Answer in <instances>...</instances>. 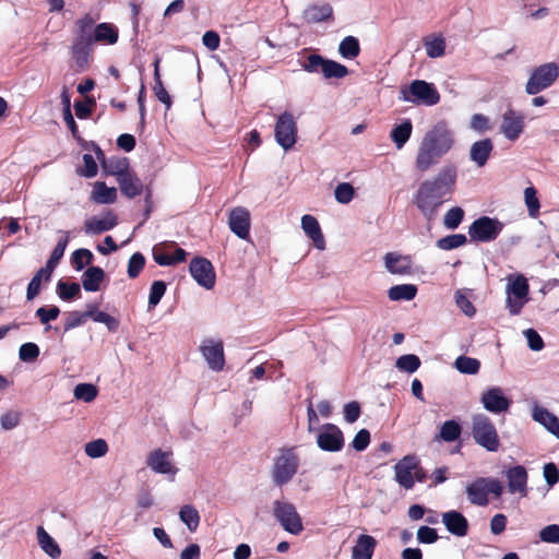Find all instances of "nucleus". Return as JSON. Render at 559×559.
<instances>
[{
	"label": "nucleus",
	"mask_w": 559,
	"mask_h": 559,
	"mask_svg": "<svg viewBox=\"0 0 559 559\" xmlns=\"http://www.w3.org/2000/svg\"><path fill=\"white\" fill-rule=\"evenodd\" d=\"M456 180V166L447 164L433 177L419 185L413 197V202L426 219H433L442 204L451 199Z\"/></svg>",
	"instance_id": "f257e3e1"
},
{
	"label": "nucleus",
	"mask_w": 559,
	"mask_h": 559,
	"mask_svg": "<svg viewBox=\"0 0 559 559\" xmlns=\"http://www.w3.org/2000/svg\"><path fill=\"white\" fill-rule=\"evenodd\" d=\"M455 133L447 120L435 122L418 142L414 167L418 173H427L436 167L454 147Z\"/></svg>",
	"instance_id": "f03ea898"
},
{
	"label": "nucleus",
	"mask_w": 559,
	"mask_h": 559,
	"mask_svg": "<svg viewBox=\"0 0 559 559\" xmlns=\"http://www.w3.org/2000/svg\"><path fill=\"white\" fill-rule=\"evenodd\" d=\"M471 429L474 441L489 452H497L500 439L497 428L490 417L484 413H476L471 418Z\"/></svg>",
	"instance_id": "7ed1b4c3"
},
{
	"label": "nucleus",
	"mask_w": 559,
	"mask_h": 559,
	"mask_svg": "<svg viewBox=\"0 0 559 559\" xmlns=\"http://www.w3.org/2000/svg\"><path fill=\"white\" fill-rule=\"evenodd\" d=\"M400 99L417 106L431 107L440 102V93L437 87L424 80H414L400 92Z\"/></svg>",
	"instance_id": "20e7f679"
},
{
	"label": "nucleus",
	"mask_w": 559,
	"mask_h": 559,
	"mask_svg": "<svg viewBox=\"0 0 559 559\" xmlns=\"http://www.w3.org/2000/svg\"><path fill=\"white\" fill-rule=\"evenodd\" d=\"M272 514L278 525L288 534L299 535L304 531L302 518L295 504L286 499L272 502Z\"/></svg>",
	"instance_id": "39448f33"
},
{
	"label": "nucleus",
	"mask_w": 559,
	"mask_h": 559,
	"mask_svg": "<svg viewBox=\"0 0 559 559\" xmlns=\"http://www.w3.org/2000/svg\"><path fill=\"white\" fill-rule=\"evenodd\" d=\"M506 280V305L510 314L518 316L528 301L530 285L523 274H510Z\"/></svg>",
	"instance_id": "423d86ee"
},
{
	"label": "nucleus",
	"mask_w": 559,
	"mask_h": 559,
	"mask_svg": "<svg viewBox=\"0 0 559 559\" xmlns=\"http://www.w3.org/2000/svg\"><path fill=\"white\" fill-rule=\"evenodd\" d=\"M299 467V457L294 449L282 450L274 459L272 479L276 486H284L296 475Z\"/></svg>",
	"instance_id": "0eeeda50"
},
{
	"label": "nucleus",
	"mask_w": 559,
	"mask_h": 559,
	"mask_svg": "<svg viewBox=\"0 0 559 559\" xmlns=\"http://www.w3.org/2000/svg\"><path fill=\"white\" fill-rule=\"evenodd\" d=\"M274 139L284 151H289L294 147L298 139V127L293 112L286 110L276 117Z\"/></svg>",
	"instance_id": "6e6552de"
},
{
	"label": "nucleus",
	"mask_w": 559,
	"mask_h": 559,
	"mask_svg": "<svg viewBox=\"0 0 559 559\" xmlns=\"http://www.w3.org/2000/svg\"><path fill=\"white\" fill-rule=\"evenodd\" d=\"M559 76V67L555 62H548L536 68L530 75L525 92L528 95H536L548 88Z\"/></svg>",
	"instance_id": "1a4fd4ad"
},
{
	"label": "nucleus",
	"mask_w": 559,
	"mask_h": 559,
	"mask_svg": "<svg viewBox=\"0 0 559 559\" xmlns=\"http://www.w3.org/2000/svg\"><path fill=\"white\" fill-rule=\"evenodd\" d=\"M146 466L154 473L175 479L178 468L173 461V452L162 449H154L147 454Z\"/></svg>",
	"instance_id": "9d476101"
},
{
	"label": "nucleus",
	"mask_w": 559,
	"mask_h": 559,
	"mask_svg": "<svg viewBox=\"0 0 559 559\" xmlns=\"http://www.w3.org/2000/svg\"><path fill=\"white\" fill-rule=\"evenodd\" d=\"M502 228L503 224L497 218L483 216L469 226L468 234L474 240L489 242L498 237Z\"/></svg>",
	"instance_id": "9b49d317"
},
{
	"label": "nucleus",
	"mask_w": 559,
	"mask_h": 559,
	"mask_svg": "<svg viewBox=\"0 0 559 559\" xmlns=\"http://www.w3.org/2000/svg\"><path fill=\"white\" fill-rule=\"evenodd\" d=\"M479 401L483 407L491 414L506 413L512 404L504 390L497 385L485 389L480 394Z\"/></svg>",
	"instance_id": "f8f14e48"
},
{
	"label": "nucleus",
	"mask_w": 559,
	"mask_h": 559,
	"mask_svg": "<svg viewBox=\"0 0 559 559\" xmlns=\"http://www.w3.org/2000/svg\"><path fill=\"white\" fill-rule=\"evenodd\" d=\"M316 437L317 444L322 451L338 452L344 447L343 432L333 424H325L319 427Z\"/></svg>",
	"instance_id": "ddd939ff"
},
{
	"label": "nucleus",
	"mask_w": 559,
	"mask_h": 559,
	"mask_svg": "<svg viewBox=\"0 0 559 559\" xmlns=\"http://www.w3.org/2000/svg\"><path fill=\"white\" fill-rule=\"evenodd\" d=\"M200 352L210 369L213 371H221L224 368V346L221 340H203L200 345Z\"/></svg>",
	"instance_id": "4468645a"
},
{
	"label": "nucleus",
	"mask_w": 559,
	"mask_h": 559,
	"mask_svg": "<svg viewBox=\"0 0 559 559\" xmlns=\"http://www.w3.org/2000/svg\"><path fill=\"white\" fill-rule=\"evenodd\" d=\"M190 274L193 280L205 289L215 285V272L212 263L204 258H194L190 262Z\"/></svg>",
	"instance_id": "2eb2a0df"
},
{
	"label": "nucleus",
	"mask_w": 559,
	"mask_h": 559,
	"mask_svg": "<svg viewBox=\"0 0 559 559\" xmlns=\"http://www.w3.org/2000/svg\"><path fill=\"white\" fill-rule=\"evenodd\" d=\"M395 480L405 489H411L418 476V460L414 455H406L395 466Z\"/></svg>",
	"instance_id": "dca6fc26"
},
{
	"label": "nucleus",
	"mask_w": 559,
	"mask_h": 559,
	"mask_svg": "<svg viewBox=\"0 0 559 559\" xmlns=\"http://www.w3.org/2000/svg\"><path fill=\"white\" fill-rule=\"evenodd\" d=\"M524 116L513 109L503 112L499 127L500 133L509 141H516L524 131Z\"/></svg>",
	"instance_id": "f3484780"
},
{
	"label": "nucleus",
	"mask_w": 559,
	"mask_h": 559,
	"mask_svg": "<svg viewBox=\"0 0 559 559\" xmlns=\"http://www.w3.org/2000/svg\"><path fill=\"white\" fill-rule=\"evenodd\" d=\"M118 224V217L112 211H106L100 215L88 217L84 222L86 235H99L111 230Z\"/></svg>",
	"instance_id": "a211bd4d"
},
{
	"label": "nucleus",
	"mask_w": 559,
	"mask_h": 559,
	"mask_svg": "<svg viewBox=\"0 0 559 559\" xmlns=\"http://www.w3.org/2000/svg\"><path fill=\"white\" fill-rule=\"evenodd\" d=\"M508 480V489L510 493H519L521 497L527 495V472L521 466L516 465L506 472Z\"/></svg>",
	"instance_id": "6ab92c4d"
},
{
	"label": "nucleus",
	"mask_w": 559,
	"mask_h": 559,
	"mask_svg": "<svg viewBox=\"0 0 559 559\" xmlns=\"http://www.w3.org/2000/svg\"><path fill=\"white\" fill-rule=\"evenodd\" d=\"M229 227L241 239L249 237L250 214L245 207H235L229 213Z\"/></svg>",
	"instance_id": "aec40b11"
},
{
	"label": "nucleus",
	"mask_w": 559,
	"mask_h": 559,
	"mask_svg": "<svg viewBox=\"0 0 559 559\" xmlns=\"http://www.w3.org/2000/svg\"><path fill=\"white\" fill-rule=\"evenodd\" d=\"M532 418L559 439V419L555 414L544 406L534 405Z\"/></svg>",
	"instance_id": "412c9836"
},
{
	"label": "nucleus",
	"mask_w": 559,
	"mask_h": 559,
	"mask_svg": "<svg viewBox=\"0 0 559 559\" xmlns=\"http://www.w3.org/2000/svg\"><path fill=\"white\" fill-rule=\"evenodd\" d=\"M493 151V143L490 139H483L474 142L469 147V159L477 166L484 167Z\"/></svg>",
	"instance_id": "4be33fe9"
},
{
	"label": "nucleus",
	"mask_w": 559,
	"mask_h": 559,
	"mask_svg": "<svg viewBox=\"0 0 559 559\" xmlns=\"http://www.w3.org/2000/svg\"><path fill=\"white\" fill-rule=\"evenodd\" d=\"M384 266L391 274L405 275L412 271V260L407 255L389 252L384 255Z\"/></svg>",
	"instance_id": "5701e85b"
},
{
	"label": "nucleus",
	"mask_w": 559,
	"mask_h": 559,
	"mask_svg": "<svg viewBox=\"0 0 559 559\" xmlns=\"http://www.w3.org/2000/svg\"><path fill=\"white\" fill-rule=\"evenodd\" d=\"M301 228L304 233L312 240L314 247L319 250L325 249V240L321 231L318 219L309 214L301 217Z\"/></svg>",
	"instance_id": "b1692460"
},
{
	"label": "nucleus",
	"mask_w": 559,
	"mask_h": 559,
	"mask_svg": "<svg viewBox=\"0 0 559 559\" xmlns=\"http://www.w3.org/2000/svg\"><path fill=\"white\" fill-rule=\"evenodd\" d=\"M119 38L118 28L111 23H99L95 26L93 32V37L91 39V45L96 43L103 45H115Z\"/></svg>",
	"instance_id": "393cba45"
},
{
	"label": "nucleus",
	"mask_w": 559,
	"mask_h": 559,
	"mask_svg": "<svg viewBox=\"0 0 559 559\" xmlns=\"http://www.w3.org/2000/svg\"><path fill=\"white\" fill-rule=\"evenodd\" d=\"M377 540L367 534H360L352 549V559H371Z\"/></svg>",
	"instance_id": "a878e982"
},
{
	"label": "nucleus",
	"mask_w": 559,
	"mask_h": 559,
	"mask_svg": "<svg viewBox=\"0 0 559 559\" xmlns=\"http://www.w3.org/2000/svg\"><path fill=\"white\" fill-rule=\"evenodd\" d=\"M442 522L447 530L456 536H465L468 528L467 520L457 511H449L443 513Z\"/></svg>",
	"instance_id": "bb28decb"
},
{
	"label": "nucleus",
	"mask_w": 559,
	"mask_h": 559,
	"mask_svg": "<svg viewBox=\"0 0 559 559\" xmlns=\"http://www.w3.org/2000/svg\"><path fill=\"white\" fill-rule=\"evenodd\" d=\"M467 498L471 503L485 507L488 504L486 477H480L466 486Z\"/></svg>",
	"instance_id": "cd10ccee"
},
{
	"label": "nucleus",
	"mask_w": 559,
	"mask_h": 559,
	"mask_svg": "<svg viewBox=\"0 0 559 559\" xmlns=\"http://www.w3.org/2000/svg\"><path fill=\"white\" fill-rule=\"evenodd\" d=\"M36 537L40 549L51 559H57L61 556L59 545L43 526L37 527Z\"/></svg>",
	"instance_id": "c85d7f7f"
},
{
	"label": "nucleus",
	"mask_w": 559,
	"mask_h": 559,
	"mask_svg": "<svg viewBox=\"0 0 559 559\" xmlns=\"http://www.w3.org/2000/svg\"><path fill=\"white\" fill-rule=\"evenodd\" d=\"M90 199L97 204H111L117 199V190L115 187H107L103 181H96Z\"/></svg>",
	"instance_id": "c756f323"
},
{
	"label": "nucleus",
	"mask_w": 559,
	"mask_h": 559,
	"mask_svg": "<svg viewBox=\"0 0 559 559\" xmlns=\"http://www.w3.org/2000/svg\"><path fill=\"white\" fill-rule=\"evenodd\" d=\"M96 20L88 13L80 17L75 23V40L87 43L91 45L93 32L96 26Z\"/></svg>",
	"instance_id": "7c9ffc66"
},
{
	"label": "nucleus",
	"mask_w": 559,
	"mask_h": 559,
	"mask_svg": "<svg viewBox=\"0 0 559 559\" xmlns=\"http://www.w3.org/2000/svg\"><path fill=\"white\" fill-rule=\"evenodd\" d=\"M105 278V272L99 266H90L82 276V286L86 292H97Z\"/></svg>",
	"instance_id": "2f4dec72"
},
{
	"label": "nucleus",
	"mask_w": 559,
	"mask_h": 559,
	"mask_svg": "<svg viewBox=\"0 0 559 559\" xmlns=\"http://www.w3.org/2000/svg\"><path fill=\"white\" fill-rule=\"evenodd\" d=\"M423 44L429 58H441L445 53V39L441 35H428L424 38Z\"/></svg>",
	"instance_id": "473e14b6"
},
{
	"label": "nucleus",
	"mask_w": 559,
	"mask_h": 559,
	"mask_svg": "<svg viewBox=\"0 0 559 559\" xmlns=\"http://www.w3.org/2000/svg\"><path fill=\"white\" fill-rule=\"evenodd\" d=\"M187 252L181 248H176L173 255L164 252L162 247L156 246L153 249L154 261L162 266H169L186 260Z\"/></svg>",
	"instance_id": "72a5a7b5"
},
{
	"label": "nucleus",
	"mask_w": 559,
	"mask_h": 559,
	"mask_svg": "<svg viewBox=\"0 0 559 559\" xmlns=\"http://www.w3.org/2000/svg\"><path fill=\"white\" fill-rule=\"evenodd\" d=\"M121 192L128 198H134L142 192V182L141 180L133 175L131 171L127 175H122L117 180Z\"/></svg>",
	"instance_id": "f704fd0d"
},
{
	"label": "nucleus",
	"mask_w": 559,
	"mask_h": 559,
	"mask_svg": "<svg viewBox=\"0 0 559 559\" xmlns=\"http://www.w3.org/2000/svg\"><path fill=\"white\" fill-rule=\"evenodd\" d=\"M412 132V121L409 119H405L401 124H397L392 129L390 138L394 142L395 147L401 150L411 139Z\"/></svg>",
	"instance_id": "c9c22d12"
},
{
	"label": "nucleus",
	"mask_w": 559,
	"mask_h": 559,
	"mask_svg": "<svg viewBox=\"0 0 559 559\" xmlns=\"http://www.w3.org/2000/svg\"><path fill=\"white\" fill-rule=\"evenodd\" d=\"M417 295V286L414 284H401L389 288L388 297L393 301L413 300Z\"/></svg>",
	"instance_id": "e433bc0d"
},
{
	"label": "nucleus",
	"mask_w": 559,
	"mask_h": 559,
	"mask_svg": "<svg viewBox=\"0 0 559 559\" xmlns=\"http://www.w3.org/2000/svg\"><path fill=\"white\" fill-rule=\"evenodd\" d=\"M332 12L329 4L310 5L304 11V17L309 23H318L330 19Z\"/></svg>",
	"instance_id": "4c0bfd02"
},
{
	"label": "nucleus",
	"mask_w": 559,
	"mask_h": 559,
	"mask_svg": "<svg viewBox=\"0 0 559 559\" xmlns=\"http://www.w3.org/2000/svg\"><path fill=\"white\" fill-rule=\"evenodd\" d=\"M179 519L190 532H195L200 524V514L192 504H185L179 510Z\"/></svg>",
	"instance_id": "58836bf2"
},
{
	"label": "nucleus",
	"mask_w": 559,
	"mask_h": 559,
	"mask_svg": "<svg viewBox=\"0 0 559 559\" xmlns=\"http://www.w3.org/2000/svg\"><path fill=\"white\" fill-rule=\"evenodd\" d=\"M51 273L45 269H39L28 283L26 290V299L33 300L40 292L41 284L50 281Z\"/></svg>",
	"instance_id": "ea45409f"
},
{
	"label": "nucleus",
	"mask_w": 559,
	"mask_h": 559,
	"mask_svg": "<svg viewBox=\"0 0 559 559\" xmlns=\"http://www.w3.org/2000/svg\"><path fill=\"white\" fill-rule=\"evenodd\" d=\"M69 242V235L66 233L57 242L56 247L53 248L51 255L49 260L47 261L46 265L43 267L49 273L52 274V271L57 266L60 259L63 257L66 248Z\"/></svg>",
	"instance_id": "a19ab883"
},
{
	"label": "nucleus",
	"mask_w": 559,
	"mask_h": 559,
	"mask_svg": "<svg viewBox=\"0 0 559 559\" xmlns=\"http://www.w3.org/2000/svg\"><path fill=\"white\" fill-rule=\"evenodd\" d=\"M92 45H87V43L75 40L72 46V57L79 68V70H83L88 63V57L91 53Z\"/></svg>",
	"instance_id": "79ce46f5"
},
{
	"label": "nucleus",
	"mask_w": 559,
	"mask_h": 559,
	"mask_svg": "<svg viewBox=\"0 0 559 559\" xmlns=\"http://www.w3.org/2000/svg\"><path fill=\"white\" fill-rule=\"evenodd\" d=\"M109 451L108 443L105 439L98 438L92 440L84 445V453L90 459L104 457Z\"/></svg>",
	"instance_id": "37998d69"
},
{
	"label": "nucleus",
	"mask_w": 559,
	"mask_h": 559,
	"mask_svg": "<svg viewBox=\"0 0 559 559\" xmlns=\"http://www.w3.org/2000/svg\"><path fill=\"white\" fill-rule=\"evenodd\" d=\"M455 369L463 374H477L480 369V361L468 356H459L454 361Z\"/></svg>",
	"instance_id": "c03bdc74"
},
{
	"label": "nucleus",
	"mask_w": 559,
	"mask_h": 559,
	"mask_svg": "<svg viewBox=\"0 0 559 559\" xmlns=\"http://www.w3.org/2000/svg\"><path fill=\"white\" fill-rule=\"evenodd\" d=\"M98 394V389L93 383H79L74 386L73 395L76 400L85 403L93 402Z\"/></svg>",
	"instance_id": "a18cd8bd"
},
{
	"label": "nucleus",
	"mask_w": 559,
	"mask_h": 559,
	"mask_svg": "<svg viewBox=\"0 0 559 559\" xmlns=\"http://www.w3.org/2000/svg\"><path fill=\"white\" fill-rule=\"evenodd\" d=\"M359 43L358 39L353 36L345 37L338 46L340 55L345 59H354L359 53Z\"/></svg>",
	"instance_id": "49530a36"
},
{
	"label": "nucleus",
	"mask_w": 559,
	"mask_h": 559,
	"mask_svg": "<svg viewBox=\"0 0 559 559\" xmlns=\"http://www.w3.org/2000/svg\"><path fill=\"white\" fill-rule=\"evenodd\" d=\"M322 74L325 79H343L348 74V70L345 66L334 60L326 59L322 68Z\"/></svg>",
	"instance_id": "de8ad7c7"
},
{
	"label": "nucleus",
	"mask_w": 559,
	"mask_h": 559,
	"mask_svg": "<svg viewBox=\"0 0 559 559\" xmlns=\"http://www.w3.org/2000/svg\"><path fill=\"white\" fill-rule=\"evenodd\" d=\"M395 367L400 371L414 373L420 367V359L414 354L403 355L396 359Z\"/></svg>",
	"instance_id": "09e8293b"
},
{
	"label": "nucleus",
	"mask_w": 559,
	"mask_h": 559,
	"mask_svg": "<svg viewBox=\"0 0 559 559\" xmlns=\"http://www.w3.org/2000/svg\"><path fill=\"white\" fill-rule=\"evenodd\" d=\"M461 426L455 420H447L440 428V438L445 442H453L461 436Z\"/></svg>",
	"instance_id": "8fccbe9b"
},
{
	"label": "nucleus",
	"mask_w": 559,
	"mask_h": 559,
	"mask_svg": "<svg viewBox=\"0 0 559 559\" xmlns=\"http://www.w3.org/2000/svg\"><path fill=\"white\" fill-rule=\"evenodd\" d=\"M467 239L466 236L463 234H453L445 236L443 238H440L437 241V247L441 250H452L460 248L466 243Z\"/></svg>",
	"instance_id": "3c124183"
},
{
	"label": "nucleus",
	"mask_w": 559,
	"mask_h": 559,
	"mask_svg": "<svg viewBox=\"0 0 559 559\" xmlns=\"http://www.w3.org/2000/svg\"><path fill=\"white\" fill-rule=\"evenodd\" d=\"M86 316L91 317L93 321L103 323L111 332L117 331L119 321L104 311L90 310Z\"/></svg>",
	"instance_id": "603ef678"
},
{
	"label": "nucleus",
	"mask_w": 559,
	"mask_h": 559,
	"mask_svg": "<svg viewBox=\"0 0 559 559\" xmlns=\"http://www.w3.org/2000/svg\"><path fill=\"white\" fill-rule=\"evenodd\" d=\"M40 354L37 344L33 342L24 343L19 348V358L23 362H34Z\"/></svg>",
	"instance_id": "864d4df0"
},
{
	"label": "nucleus",
	"mask_w": 559,
	"mask_h": 559,
	"mask_svg": "<svg viewBox=\"0 0 559 559\" xmlns=\"http://www.w3.org/2000/svg\"><path fill=\"white\" fill-rule=\"evenodd\" d=\"M325 60L320 55L311 53L301 62V68L308 73H322Z\"/></svg>",
	"instance_id": "5fc2aeb1"
},
{
	"label": "nucleus",
	"mask_w": 559,
	"mask_h": 559,
	"mask_svg": "<svg viewBox=\"0 0 559 559\" xmlns=\"http://www.w3.org/2000/svg\"><path fill=\"white\" fill-rule=\"evenodd\" d=\"M355 195V189L349 182L338 183L334 190L335 200L341 204H348Z\"/></svg>",
	"instance_id": "6e6d98bb"
},
{
	"label": "nucleus",
	"mask_w": 559,
	"mask_h": 559,
	"mask_svg": "<svg viewBox=\"0 0 559 559\" xmlns=\"http://www.w3.org/2000/svg\"><path fill=\"white\" fill-rule=\"evenodd\" d=\"M81 292V287L78 283H67L59 281L57 284V293L63 300H70L76 297Z\"/></svg>",
	"instance_id": "4d7b16f0"
},
{
	"label": "nucleus",
	"mask_w": 559,
	"mask_h": 559,
	"mask_svg": "<svg viewBox=\"0 0 559 559\" xmlns=\"http://www.w3.org/2000/svg\"><path fill=\"white\" fill-rule=\"evenodd\" d=\"M93 261V253L87 249H78L72 253L71 263L76 271H81Z\"/></svg>",
	"instance_id": "13d9d810"
},
{
	"label": "nucleus",
	"mask_w": 559,
	"mask_h": 559,
	"mask_svg": "<svg viewBox=\"0 0 559 559\" xmlns=\"http://www.w3.org/2000/svg\"><path fill=\"white\" fill-rule=\"evenodd\" d=\"M524 201L531 217H536L539 212V201L534 187H527L524 190Z\"/></svg>",
	"instance_id": "bf43d9fd"
},
{
	"label": "nucleus",
	"mask_w": 559,
	"mask_h": 559,
	"mask_svg": "<svg viewBox=\"0 0 559 559\" xmlns=\"http://www.w3.org/2000/svg\"><path fill=\"white\" fill-rule=\"evenodd\" d=\"M463 217L464 211L461 207H452L445 213L443 217V225L448 229H455L461 224Z\"/></svg>",
	"instance_id": "052dcab7"
},
{
	"label": "nucleus",
	"mask_w": 559,
	"mask_h": 559,
	"mask_svg": "<svg viewBox=\"0 0 559 559\" xmlns=\"http://www.w3.org/2000/svg\"><path fill=\"white\" fill-rule=\"evenodd\" d=\"M108 173L116 176L117 180L122 176L130 173L129 163L127 158H116L105 165Z\"/></svg>",
	"instance_id": "680f3d73"
},
{
	"label": "nucleus",
	"mask_w": 559,
	"mask_h": 559,
	"mask_svg": "<svg viewBox=\"0 0 559 559\" xmlns=\"http://www.w3.org/2000/svg\"><path fill=\"white\" fill-rule=\"evenodd\" d=\"M166 292V284L163 281H155L150 289L148 308L156 307Z\"/></svg>",
	"instance_id": "e2e57ef3"
},
{
	"label": "nucleus",
	"mask_w": 559,
	"mask_h": 559,
	"mask_svg": "<svg viewBox=\"0 0 559 559\" xmlns=\"http://www.w3.org/2000/svg\"><path fill=\"white\" fill-rule=\"evenodd\" d=\"M539 540L547 544H559V524H549L538 533Z\"/></svg>",
	"instance_id": "0e129e2a"
},
{
	"label": "nucleus",
	"mask_w": 559,
	"mask_h": 559,
	"mask_svg": "<svg viewBox=\"0 0 559 559\" xmlns=\"http://www.w3.org/2000/svg\"><path fill=\"white\" fill-rule=\"evenodd\" d=\"M490 119L483 114H474L469 120V128L477 133H485L491 129Z\"/></svg>",
	"instance_id": "69168bd1"
},
{
	"label": "nucleus",
	"mask_w": 559,
	"mask_h": 559,
	"mask_svg": "<svg viewBox=\"0 0 559 559\" xmlns=\"http://www.w3.org/2000/svg\"><path fill=\"white\" fill-rule=\"evenodd\" d=\"M21 413L10 409L0 416V426L3 430H12L19 426Z\"/></svg>",
	"instance_id": "338daca9"
},
{
	"label": "nucleus",
	"mask_w": 559,
	"mask_h": 559,
	"mask_svg": "<svg viewBox=\"0 0 559 559\" xmlns=\"http://www.w3.org/2000/svg\"><path fill=\"white\" fill-rule=\"evenodd\" d=\"M144 255L140 252L133 253L128 262V276L130 278H135L144 267Z\"/></svg>",
	"instance_id": "774afa93"
}]
</instances>
